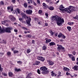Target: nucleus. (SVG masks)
Returning <instances> with one entry per match:
<instances>
[{"mask_svg": "<svg viewBox=\"0 0 78 78\" xmlns=\"http://www.w3.org/2000/svg\"><path fill=\"white\" fill-rule=\"evenodd\" d=\"M28 75L29 76H30V75H32V73H29L28 74Z\"/></svg>", "mask_w": 78, "mask_h": 78, "instance_id": "46", "label": "nucleus"}, {"mask_svg": "<svg viewBox=\"0 0 78 78\" xmlns=\"http://www.w3.org/2000/svg\"><path fill=\"white\" fill-rule=\"evenodd\" d=\"M0 3L1 4V5H3L4 3H3V2H2V1H1V2Z\"/></svg>", "mask_w": 78, "mask_h": 78, "instance_id": "45", "label": "nucleus"}, {"mask_svg": "<svg viewBox=\"0 0 78 78\" xmlns=\"http://www.w3.org/2000/svg\"><path fill=\"white\" fill-rule=\"evenodd\" d=\"M62 34L61 33H59L58 36V37H62Z\"/></svg>", "mask_w": 78, "mask_h": 78, "instance_id": "20", "label": "nucleus"}, {"mask_svg": "<svg viewBox=\"0 0 78 78\" xmlns=\"http://www.w3.org/2000/svg\"><path fill=\"white\" fill-rule=\"evenodd\" d=\"M12 30V27H9L6 28H3L2 29L1 28V27L0 26V34H2L5 32L9 33H11V30Z\"/></svg>", "mask_w": 78, "mask_h": 78, "instance_id": "1", "label": "nucleus"}, {"mask_svg": "<svg viewBox=\"0 0 78 78\" xmlns=\"http://www.w3.org/2000/svg\"><path fill=\"white\" fill-rule=\"evenodd\" d=\"M15 71L16 72H19V71H20L21 70L20 69H17V68H15Z\"/></svg>", "mask_w": 78, "mask_h": 78, "instance_id": "24", "label": "nucleus"}, {"mask_svg": "<svg viewBox=\"0 0 78 78\" xmlns=\"http://www.w3.org/2000/svg\"><path fill=\"white\" fill-rule=\"evenodd\" d=\"M2 71H3V68L1 67V65L0 64V75L1 74V72H2Z\"/></svg>", "mask_w": 78, "mask_h": 78, "instance_id": "19", "label": "nucleus"}, {"mask_svg": "<svg viewBox=\"0 0 78 78\" xmlns=\"http://www.w3.org/2000/svg\"><path fill=\"white\" fill-rule=\"evenodd\" d=\"M17 62L18 64H20L22 63V62L20 61H18Z\"/></svg>", "mask_w": 78, "mask_h": 78, "instance_id": "39", "label": "nucleus"}, {"mask_svg": "<svg viewBox=\"0 0 78 78\" xmlns=\"http://www.w3.org/2000/svg\"><path fill=\"white\" fill-rule=\"evenodd\" d=\"M41 70L42 71H46L47 70V68L45 66H43L40 68Z\"/></svg>", "mask_w": 78, "mask_h": 78, "instance_id": "9", "label": "nucleus"}, {"mask_svg": "<svg viewBox=\"0 0 78 78\" xmlns=\"http://www.w3.org/2000/svg\"><path fill=\"white\" fill-rule=\"evenodd\" d=\"M48 8L50 10H53V9H54V7L51 6L49 7Z\"/></svg>", "mask_w": 78, "mask_h": 78, "instance_id": "18", "label": "nucleus"}, {"mask_svg": "<svg viewBox=\"0 0 78 78\" xmlns=\"http://www.w3.org/2000/svg\"><path fill=\"white\" fill-rule=\"evenodd\" d=\"M57 17L56 16H53L51 18V22H54V21H56Z\"/></svg>", "mask_w": 78, "mask_h": 78, "instance_id": "8", "label": "nucleus"}, {"mask_svg": "<svg viewBox=\"0 0 78 78\" xmlns=\"http://www.w3.org/2000/svg\"><path fill=\"white\" fill-rule=\"evenodd\" d=\"M37 72L39 74H41V73H40V70L38 69L37 71Z\"/></svg>", "mask_w": 78, "mask_h": 78, "instance_id": "40", "label": "nucleus"}, {"mask_svg": "<svg viewBox=\"0 0 78 78\" xmlns=\"http://www.w3.org/2000/svg\"><path fill=\"white\" fill-rule=\"evenodd\" d=\"M63 70H65V71H69L70 69L67 68V67H65L63 68Z\"/></svg>", "mask_w": 78, "mask_h": 78, "instance_id": "15", "label": "nucleus"}, {"mask_svg": "<svg viewBox=\"0 0 78 78\" xmlns=\"http://www.w3.org/2000/svg\"><path fill=\"white\" fill-rule=\"evenodd\" d=\"M56 21L57 22V24L58 25L60 26L62 25V23L64 22V19L61 18V17H58L57 20Z\"/></svg>", "mask_w": 78, "mask_h": 78, "instance_id": "3", "label": "nucleus"}, {"mask_svg": "<svg viewBox=\"0 0 78 78\" xmlns=\"http://www.w3.org/2000/svg\"><path fill=\"white\" fill-rule=\"evenodd\" d=\"M37 58L38 60H40V61H42V62H44L45 60L44 58L41 56H38Z\"/></svg>", "mask_w": 78, "mask_h": 78, "instance_id": "7", "label": "nucleus"}, {"mask_svg": "<svg viewBox=\"0 0 78 78\" xmlns=\"http://www.w3.org/2000/svg\"><path fill=\"white\" fill-rule=\"evenodd\" d=\"M71 59L72 61H75V57L73 56V57H72Z\"/></svg>", "mask_w": 78, "mask_h": 78, "instance_id": "34", "label": "nucleus"}, {"mask_svg": "<svg viewBox=\"0 0 78 78\" xmlns=\"http://www.w3.org/2000/svg\"><path fill=\"white\" fill-rule=\"evenodd\" d=\"M37 1L38 3H39V4H40V3H41V2H40V1H39V0H37Z\"/></svg>", "mask_w": 78, "mask_h": 78, "instance_id": "47", "label": "nucleus"}, {"mask_svg": "<svg viewBox=\"0 0 78 78\" xmlns=\"http://www.w3.org/2000/svg\"><path fill=\"white\" fill-rule=\"evenodd\" d=\"M12 2L13 3H15V2H16V0H12Z\"/></svg>", "mask_w": 78, "mask_h": 78, "instance_id": "44", "label": "nucleus"}, {"mask_svg": "<svg viewBox=\"0 0 78 78\" xmlns=\"http://www.w3.org/2000/svg\"><path fill=\"white\" fill-rule=\"evenodd\" d=\"M14 31H15V32H17V29H14Z\"/></svg>", "mask_w": 78, "mask_h": 78, "instance_id": "53", "label": "nucleus"}, {"mask_svg": "<svg viewBox=\"0 0 78 78\" xmlns=\"http://www.w3.org/2000/svg\"><path fill=\"white\" fill-rule=\"evenodd\" d=\"M10 17L11 19H10L11 21H14L16 20V18L14 17L13 16H10Z\"/></svg>", "mask_w": 78, "mask_h": 78, "instance_id": "11", "label": "nucleus"}, {"mask_svg": "<svg viewBox=\"0 0 78 78\" xmlns=\"http://www.w3.org/2000/svg\"><path fill=\"white\" fill-rule=\"evenodd\" d=\"M35 62H36L35 63V65H39V64L40 63V62H39L38 61H36Z\"/></svg>", "mask_w": 78, "mask_h": 78, "instance_id": "25", "label": "nucleus"}, {"mask_svg": "<svg viewBox=\"0 0 78 78\" xmlns=\"http://www.w3.org/2000/svg\"><path fill=\"white\" fill-rule=\"evenodd\" d=\"M72 6H69V8H67L62 9H59L60 11H65L68 13H70V12L72 10Z\"/></svg>", "mask_w": 78, "mask_h": 78, "instance_id": "4", "label": "nucleus"}, {"mask_svg": "<svg viewBox=\"0 0 78 78\" xmlns=\"http://www.w3.org/2000/svg\"><path fill=\"white\" fill-rule=\"evenodd\" d=\"M56 1H57L56 2V3H59V0H55Z\"/></svg>", "mask_w": 78, "mask_h": 78, "instance_id": "59", "label": "nucleus"}, {"mask_svg": "<svg viewBox=\"0 0 78 78\" xmlns=\"http://www.w3.org/2000/svg\"><path fill=\"white\" fill-rule=\"evenodd\" d=\"M31 35H28V37H31Z\"/></svg>", "mask_w": 78, "mask_h": 78, "instance_id": "49", "label": "nucleus"}, {"mask_svg": "<svg viewBox=\"0 0 78 78\" xmlns=\"http://www.w3.org/2000/svg\"><path fill=\"white\" fill-rule=\"evenodd\" d=\"M7 55L8 56H10L11 55V53L10 52H7Z\"/></svg>", "mask_w": 78, "mask_h": 78, "instance_id": "23", "label": "nucleus"}, {"mask_svg": "<svg viewBox=\"0 0 78 78\" xmlns=\"http://www.w3.org/2000/svg\"><path fill=\"white\" fill-rule=\"evenodd\" d=\"M42 74H43V75H44V74H47V71H43L42 72Z\"/></svg>", "mask_w": 78, "mask_h": 78, "instance_id": "30", "label": "nucleus"}, {"mask_svg": "<svg viewBox=\"0 0 78 78\" xmlns=\"http://www.w3.org/2000/svg\"><path fill=\"white\" fill-rule=\"evenodd\" d=\"M4 76H6V75H7V74H6V73H4Z\"/></svg>", "mask_w": 78, "mask_h": 78, "instance_id": "64", "label": "nucleus"}, {"mask_svg": "<svg viewBox=\"0 0 78 78\" xmlns=\"http://www.w3.org/2000/svg\"><path fill=\"white\" fill-rule=\"evenodd\" d=\"M55 43L54 42H51V43H49L50 45H55Z\"/></svg>", "mask_w": 78, "mask_h": 78, "instance_id": "17", "label": "nucleus"}, {"mask_svg": "<svg viewBox=\"0 0 78 78\" xmlns=\"http://www.w3.org/2000/svg\"><path fill=\"white\" fill-rule=\"evenodd\" d=\"M73 69H74V71H76V70H78V66H75L73 68Z\"/></svg>", "mask_w": 78, "mask_h": 78, "instance_id": "12", "label": "nucleus"}, {"mask_svg": "<svg viewBox=\"0 0 78 78\" xmlns=\"http://www.w3.org/2000/svg\"><path fill=\"white\" fill-rule=\"evenodd\" d=\"M21 16H22L23 19H25V20L27 21V24H30V22L31 20V19L30 17H28L26 15V14L23 13H22Z\"/></svg>", "mask_w": 78, "mask_h": 78, "instance_id": "2", "label": "nucleus"}, {"mask_svg": "<svg viewBox=\"0 0 78 78\" xmlns=\"http://www.w3.org/2000/svg\"><path fill=\"white\" fill-rule=\"evenodd\" d=\"M24 6L25 8H27V7H28V4L27 3H24Z\"/></svg>", "mask_w": 78, "mask_h": 78, "instance_id": "22", "label": "nucleus"}, {"mask_svg": "<svg viewBox=\"0 0 78 78\" xmlns=\"http://www.w3.org/2000/svg\"><path fill=\"white\" fill-rule=\"evenodd\" d=\"M33 3L34 5L35 6H36V5H37V4H36V3L35 2H34Z\"/></svg>", "mask_w": 78, "mask_h": 78, "instance_id": "48", "label": "nucleus"}, {"mask_svg": "<svg viewBox=\"0 0 78 78\" xmlns=\"http://www.w3.org/2000/svg\"><path fill=\"white\" fill-rule=\"evenodd\" d=\"M74 23L73 22H71V23H68V25H73L74 24Z\"/></svg>", "mask_w": 78, "mask_h": 78, "instance_id": "26", "label": "nucleus"}, {"mask_svg": "<svg viewBox=\"0 0 78 78\" xmlns=\"http://www.w3.org/2000/svg\"><path fill=\"white\" fill-rule=\"evenodd\" d=\"M60 8H64V7H63L62 5H61L60 6Z\"/></svg>", "mask_w": 78, "mask_h": 78, "instance_id": "52", "label": "nucleus"}, {"mask_svg": "<svg viewBox=\"0 0 78 78\" xmlns=\"http://www.w3.org/2000/svg\"><path fill=\"white\" fill-rule=\"evenodd\" d=\"M42 12V11L41 10H39L38 11V13L39 14H41Z\"/></svg>", "mask_w": 78, "mask_h": 78, "instance_id": "38", "label": "nucleus"}, {"mask_svg": "<svg viewBox=\"0 0 78 78\" xmlns=\"http://www.w3.org/2000/svg\"><path fill=\"white\" fill-rule=\"evenodd\" d=\"M29 77H30V76L29 75H28L27 76L26 78H29Z\"/></svg>", "mask_w": 78, "mask_h": 78, "instance_id": "63", "label": "nucleus"}, {"mask_svg": "<svg viewBox=\"0 0 78 78\" xmlns=\"http://www.w3.org/2000/svg\"><path fill=\"white\" fill-rule=\"evenodd\" d=\"M57 45L58 47H57V50L58 51L61 50V51H65V49L64 47H62V45H59V44H57Z\"/></svg>", "mask_w": 78, "mask_h": 78, "instance_id": "5", "label": "nucleus"}, {"mask_svg": "<svg viewBox=\"0 0 78 78\" xmlns=\"http://www.w3.org/2000/svg\"><path fill=\"white\" fill-rule=\"evenodd\" d=\"M51 40L50 39L47 40L46 41V43H48L51 41Z\"/></svg>", "mask_w": 78, "mask_h": 78, "instance_id": "21", "label": "nucleus"}, {"mask_svg": "<svg viewBox=\"0 0 78 78\" xmlns=\"http://www.w3.org/2000/svg\"><path fill=\"white\" fill-rule=\"evenodd\" d=\"M62 39H65L66 38V36L64 35H63L62 34Z\"/></svg>", "mask_w": 78, "mask_h": 78, "instance_id": "32", "label": "nucleus"}, {"mask_svg": "<svg viewBox=\"0 0 78 78\" xmlns=\"http://www.w3.org/2000/svg\"><path fill=\"white\" fill-rule=\"evenodd\" d=\"M48 62L49 64L51 66L53 65L54 64V62H53L50 60H49Z\"/></svg>", "mask_w": 78, "mask_h": 78, "instance_id": "14", "label": "nucleus"}, {"mask_svg": "<svg viewBox=\"0 0 78 78\" xmlns=\"http://www.w3.org/2000/svg\"><path fill=\"white\" fill-rule=\"evenodd\" d=\"M47 49V47L45 46H44L43 47V49L44 50H45Z\"/></svg>", "mask_w": 78, "mask_h": 78, "instance_id": "28", "label": "nucleus"}, {"mask_svg": "<svg viewBox=\"0 0 78 78\" xmlns=\"http://www.w3.org/2000/svg\"><path fill=\"white\" fill-rule=\"evenodd\" d=\"M77 62L76 63V64L77 65H78V58H77Z\"/></svg>", "mask_w": 78, "mask_h": 78, "instance_id": "58", "label": "nucleus"}, {"mask_svg": "<svg viewBox=\"0 0 78 78\" xmlns=\"http://www.w3.org/2000/svg\"><path fill=\"white\" fill-rule=\"evenodd\" d=\"M22 28H23V29H24L25 30V29H26V27H22Z\"/></svg>", "mask_w": 78, "mask_h": 78, "instance_id": "60", "label": "nucleus"}, {"mask_svg": "<svg viewBox=\"0 0 78 78\" xmlns=\"http://www.w3.org/2000/svg\"><path fill=\"white\" fill-rule=\"evenodd\" d=\"M19 51H16V50H14L13 51V53L14 54H15V53H17Z\"/></svg>", "mask_w": 78, "mask_h": 78, "instance_id": "33", "label": "nucleus"}, {"mask_svg": "<svg viewBox=\"0 0 78 78\" xmlns=\"http://www.w3.org/2000/svg\"><path fill=\"white\" fill-rule=\"evenodd\" d=\"M32 44H34V41L32 40Z\"/></svg>", "mask_w": 78, "mask_h": 78, "instance_id": "62", "label": "nucleus"}, {"mask_svg": "<svg viewBox=\"0 0 78 78\" xmlns=\"http://www.w3.org/2000/svg\"><path fill=\"white\" fill-rule=\"evenodd\" d=\"M78 15H76L75 17H73V19H78Z\"/></svg>", "mask_w": 78, "mask_h": 78, "instance_id": "35", "label": "nucleus"}, {"mask_svg": "<svg viewBox=\"0 0 78 78\" xmlns=\"http://www.w3.org/2000/svg\"><path fill=\"white\" fill-rule=\"evenodd\" d=\"M2 43H3L4 44H6V41H5L3 40L2 41Z\"/></svg>", "mask_w": 78, "mask_h": 78, "instance_id": "43", "label": "nucleus"}, {"mask_svg": "<svg viewBox=\"0 0 78 78\" xmlns=\"http://www.w3.org/2000/svg\"><path fill=\"white\" fill-rule=\"evenodd\" d=\"M50 33H51V34L52 35H53V32L52 31H51L50 32Z\"/></svg>", "mask_w": 78, "mask_h": 78, "instance_id": "50", "label": "nucleus"}, {"mask_svg": "<svg viewBox=\"0 0 78 78\" xmlns=\"http://www.w3.org/2000/svg\"><path fill=\"white\" fill-rule=\"evenodd\" d=\"M30 49H28L27 50V53H30Z\"/></svg>", "mask_w": 78, "mask_h": 78, "instance_id": "36", "label": "nucleus"}, {"mask_svg": "<svg viewBox=\"0 0 78 78\" xmlns=\"http://www.w3.org/2000/svg\"><path fill=\"white\" fill-rule=\"evenodd\" d=\"M43 5L44 7H46V4L45 3H43Z\"/></svg>", "mask_w": 78, "mask_h": 78, "instance_id": "41", "label": "nucleus"}, {"mask_svg": "<svg viewBox=\"0 0 78 78\" xmlns=\"http://www.w3.org/2000/svg\"><path fill=\"white\" fill-rule=\"evenodd\" d=\"M19 20L20 22H21L25 24L27 23V21L25 20V19L24 18H19Z\"/></svg>", "mask_w": 78, "mask_h": 78, "instance_id": "6", "label": "nucleus"}, {"mask_svg": "<svg viewBox=\"0 0 78 78\" xmlns=\"http://www.w3.org/2000/svg\"><path fill=\"white\" fill-rule=\"evenodd\" d=\"M58 33H56L55 34V36H58Z\"/></svg>", "mask_w": 78, "mask_h": 78, "instance_id": "54", "label": "nucleus"}, {"mask_svg": "<svg viewBox=\"0 0 78 78\" xmlns=\"http://www.w3.org/2000/svg\"><path fill=\"white\" fill-rule=\"evenodd\" d=\"M7 9L8 10L10 9L11 11H13V6H10V7H7Z\"/></svg>", "mask_w": 78, "mask_h": 78, "instance_id": "13", "label": "nucleus"}, {"mask_svg": "<svg viewBox=\"0 0 78 78\" xmlns=\"http://www.w3.org/2000/svg\"><path fill=\"white\" fill-rule=\"evenodd\" d=\"M46 2H47L48 3H49V2H50V0H46Z\"/></svg>", "mask_w": 78, "mask_h": 78, "instance_id": "55", "label": "nucleus"}, {"mask_svg": "<svg viewBox=\"0 0 78 78\" xmlns=\"http://www.w3.org/2000/svg\"><path fill=\"white\" fill-rule=\"evenodd\" d=\"M28 7L29 8H32V6L30 5H29Z\"/></svg>", "mask_w": 78, "mask_h": 78, "instance_id": "61", "label": "nucleus"}, {"mask_svg": "<svg viewBox=\"0 0 78 78\" xmlns=\"http://www.w3.org/2000/svg\"><path fill=\"white\" fill-rule=\"evenodd\" d=\"M51 75L52 76H56V75H55V74L53 73H52Z\"/></svg>", "mask_w": 78, "mask_h": 78, "instance_id": "37", "label": "nucleus"}, {"mask_svg": "<svg viewBox=\"0 0 78 78\" xmlns=\"http://www.w3.org/2000/svg\"><path fill=\"white\" fill-rule=\"evenodd\" d=\"M9 76H13V73L11 72H9Z\"/></svg>", "mask_w": 78, "mask_h": 78, "instance_id": "16", "label": "nucleus"}, {"mask_svg": "<svg viewBox=\"0 0 78 78\" xmlns=\"http://www.w3.org/2000/svg\"><path fill=\"white\" fill-rule=\"evenodd\" d=\"M45 15L47 16V17H48V15L47 13H45Z\"/></svg>", "mask_w": 78, "mask_h": 78, "instance_id": "57", "label": "nucleus"}, {"mask_svg": "<svg viewBox=\"0 0 78 78\" xmlns=\"http://www.w3.org/2000/svg\"><path fill=\"white\" fill-rule=\"evenodd\" d=\"M16 11L18 13V14H20V10L19 9H16Z\"/></svg>", "mask_w": 78, "mask_h": 78, "instance_id": "29", "label": "nucleus"}, {"mask_svg": "<svg viewBox=\"0 0 78 78\" xmlns=\"http://www.w3.org/2000/svg\"><path fill=\"white\" fill-rule=\"evenodd\" d=\"M1 23L2 25H5V23H6V21H2L1 22Z\"/></svg>", "mask_w": 78, "mask_h": 78, "instance_id": "31", "label": "nucleus"}, {"mask_svg": "<svg viewBox=\"0 0 78 78\" xmlns=\"http://www.w3.org/2000/svg\"><path fill=\"white\" fill-rule=\"evenodd\" d=\"M67 29L69 31H70V30H71V27H70L68 26L67 27Z\"/></svg>", "mask_w": 78, "mask_h": 78, "instance_id": "27", "label": "nucleus"}, {"mask_svg": "<svg viewBox=\"0 0 78 78\" xmlns=\"http://www.w3.org/2000/svg\"><path fill=\"white\" fill-rule=\"evenodd\" d=\"M26 13L28 14L31 15L32 14V12H33V11L32 10H28L26 11Z\"/></svg>", "mask_w": 78, "mask_h": 78, "instance_id": "10", "label": "nucleus"}, {"mask_svg": "<svg viewBox=\"0 0 78 78\" xmlns=\"http://www.w3.org/2000/svg\"><path fill=\"white\" fill-rule=\"evenodd\" d=\"M72 53L74 55H76V52L75 51H73L72 52Z\"/></svg>", "mask_w": 78, "mask_h": 78, "instance_id": "42", "label": "nucleus"}, {"mask_svg": "<svg viewBox=\"0 0 78 78\" xmlns=\"http://www.w3.org/2000/svg\"><path fill=\"white\" fill-rule=\"evenodd\" d=\"M66 74L67 75H69V74H70V73H69L68 72H66Z\"/></svg>", "mask_w": 78, "mask_h": 78, "instance_id": "51", "label": "nucleus"}, {"mask_svg": "<svg viewBox=\"0 0 78 78\" xmlns=\"http://www.w3.org/2000/svg\"><path fill=\"white\" fill-rule=\"evenodd\" d=\"M45 26L47 27V26H48V24H47V23H45Z\"/></svg>", "mask_w": 78, "mask_h": 78, "instance_id": "56", "label": "nucleus"}]
</instances>
